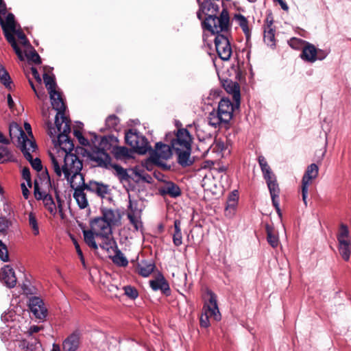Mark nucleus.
I'll use <instances>...</instances> for the list:
<instances>
[{
  "label": "nucleus",
  "instance_id": "obj_11",
  "mask_svg": "<svg viewBox=\"0 0 351 351\" xmlns=\"http://www.w3.org/2000/svg\"><path fill=\"white\" fill-rule=\"evenodd\" d=\"M214 42L219 57L223 60H230L232 51L227 34L215 36Z\"/></svg>",
  "mask_w": 351,
  "mask_h": 351
},
{
  "label": "nucleus",
  "instance_id": "obj_53",
  "mask_svg": "<svg viewBox=\"0 0 351 351\" xmlns=\"http://www.w3.org/2000/svg\"><path fill=\"white\" fill-rule=\"evenodd\" d=\"M0 259L3 262L9 261V254L7 246L0 240Z\"/></svg>",
  "mask_w": 351,
  "mask_h": 351
},
{
  "label": "nucleus",
  "instance_id": "obj_12",
  "mask_svg": "<svg viewBox=\"0 0 351 351\" xmlns=\"http://www.w3.org/2000/svg\"><path fill=\"white\" fill-rule=\"evenodd\" d=\"M197 1L199 5V10L197 12V16L202 22L204 19V16H205V17H213L218 13L219 5L215 2L216 0Z\"/></svg>",
  "mask_w": 351,
  "mask_h": 351
},
{
  "label": "nucleus",
  "instance_id": "obj_42",
  "mask_svg": "<svg viewBox=\"0 0 351 351\" xmlns=\"http://www.w3.org/2000/svg\"><path fill=\"white\" fill-rule=\"evenodd\" d=\"M267 240L269 244L274 248L279 245V239L278 235L274 233V229L269 225H266Z\"/></svg>",
  "mask_w": 351,
  "mask_h": 351
},
{
  "label": "nucleus",
  "instance_id": "obj_32",
  "mask_svg": "<svg viewBox=\"0 0 351 351\" xmlns=\"http://www.w3.org/2000/svg\"><path fill=\"white\" fill-rule=\"evenodd\" d=\"M267 22L268 24L267 28H265L264 30L263 39L267 45L273 48L276 45L275 30L271 27L272 21H268V20H267Z\"/></svg>",
  "mask_w": 351,
  "mask_h": 351
},
{
  "label": "nucleus",
  "instance_id": "obj_52",
  "mask_svg": "<svg viewBox=\"0 0 351 351\" xmlns=\"http://www.w3.org/2000/svg\"><path fill=\"white\" fill-rule=\"evenodd\" d=\"M119 123V119L114 114L108 116L106 119V125L109 129H115Z\"/></svg>",
  "mask_w": 351,
  "mask_h": 351
},
{
  "label": "nucleus",
  "instance_id": "obj_39",
  "mask_svg": "<svg viewBox=\"0 0 351 351\" xmlns=\"http://www.w3.org/2000/svg\"><path fill=\"white\" fill-rule=\"evenodd\" d=\"M84 239L85 243L93 250L98 249V245L95 242V237H96L95 232L90 230H83Z\"/></svg>",
  "mask_w": 351,
  "mask_h": 351
},
{
  "label": "nucleus",
  "instance_id": "obj_30",
  "mask_svg": "<svg viewBox=\"0 0 351 351\" xmlns=\"http://www.w3.org/2000/svg\"><path fill=\"white\" fill-rule=\"evenodd\" d=\"M155 267L152 261H141L137 266L138 274L143 277H147L154 271Z\"/></svg>",
  "mask_w": 351,
  "mask_h": 351
},
{
  "label": "nucleus",
  "instance_id": "obj_49",
  "mask_svg": "<svg viewBox=\"0 0 351 351\" xmlns=\"http://www.w3.org/2000/svg\"><path fill=\"white\" fill-rule=\"evenodd\" d=\"M49 156L51 159V167L54 172L56 173L57 176L60 177L62 176V173H63V165L62 166V167H60L58 159L51 153L49 154Z\"/></svg>",
  "mask_w": 351,
  "mask_h": 351
},
{
  "label": "nucleus",
  "instance_id": "obj_36",
  "mask_svg": "<svg viewBox=\"0 0 351 351\" xmlns=\"http://www.w3.org/2000/svg\"><path fill=\"white\" fill-rule=\"evenodd\" d=\"M102 239V242L99 244L101 249L110 252V250H113L118 247L116 241L111 235H105V237H99Z\"/></svg>",
  "mask_w": 351,
  "mask_h": 351
},
{
  "label": "nucleus",
  "instance_id": "obj_4",
  "mask_svg": "<svg viewBox=\"0 0 351 351\" xmlns=\"http://www.w3.org/2000/svg\"><path fill=\"white\" fill-rule=\"evenodd\" d=\"M206 294L208 298L204 302L203 311L199 319L200 326L203 328H208L210 326L209 318H213L215 321H219L221 317L217 305L216 294L210 289H207Z\"/></svg>",
  "mask_w": 351,
  "mask_h": 351
},
{
  "label": "nucleus",
  "instance_id": "obj_59",
  "mask_svg": "<svg viewBox=\"0 0 351 351\" xmlns=\"http://www.w3.org/2000/svg\"><path fill=\"white\" fill-rule=\"evenodd\" d=\"M74 136L78 139L79 143L84 146H86L89 144L88 141L85 138L82 132L78 130H75L73 132Z\"/></svg>",
  "mask_w": 351,
  "mask_h": 351
},
{
  "label": "nucleus",
  "instance_id": "obj_24",
  "mask_svg": "<svg viewBox=\"0 0 351 351\" xmlns=\"http://www.w3.org/2000/svg\"><path fill=\"white\" fill-rule=\"evenodd\" d=\"M1 280L9 288H13L16 286L17 279L11 266L5 265L1 269Z\"/></svg>",
  "mask_w": 351,
  "mask_h": 351
},
{
  "label": "nucleus",
  "instance_id": "obj_20",
  "mask_svg": "<svg viewBox=\"0 0 351 351\" xmlns=\"http://www.w3.org/2000/svg\"><path fill=\"white\" fill-rule=\"evenodd\" d=\"M29 306L31 311L38 319H45L47 314L43 300L38 297H32L29 299Z\"/></svg>",
  "mask_w": 351,
  "mask_h": 351
},
{
  "label": "nucleus",
  "instance_id": "obj_38",
  "mask_svg": "<svg viewBox=\"0 0 351 351\" xmlns=\"http://www.w3.org/2000/svg\"><path fill=\"white\" fill-rule=\"evenodd\" d=\"M116 141V138L113 136H104L101 138L98 146H95V147L103 152H107V151L110 150L112 147V143Z\"/></svg>",
  "mask_w": 351,
  "mask_h": 351
},
{
  "label": "nucleus",
  "instance_id": "obj_56",
  "mask_svg": "<svg viewBox=\"0 0 351 351\" xmlns=\"http://www.w3.org/2000/svg\"><path fill=\"white\" fill-rule=\"evenodd\" d=\"M40 346V342L35 337H30L28 339L27 351H36Z\"/></svg>",
  "mask_w": 351,
  "mask_h": 351
},
{
  "label": "nucleus",
  "instance_id": "obj_46",
  "mask_svg": "<svg viewBox=\"0 0 351 351\" xmlns=\"http://www.w3.org/2000/svg\"><path fill=\"white\" fill-rule=\"evenodd\" d=\"M14 30L13 32H10V34H12L14 36L16 35L18 38L20 40V43L21 45H23L25 47H30V43L27 38L25 34L22 30L16 29V21H15V17L14 16V23H13Z\"/></svg>",
  "mask_w": 351,
  "mask_h": 351
},
{
  "label": "nucleus",
  "instance_id": "obj_40",
  "mask_svg": "<svg viewBox=\"0 0 351 351\" xmlns=\"http://www.w3.org/2000/svg\"><path fill=\"white\" fill-rule=\"evenodd\" d=\"M235 20L237 21L239 26L242 29L247 40H248L251 36V32L248 27L247 19L243 15L239 14L235 15Z\"/></svg>",
  "mask_w": 351,
  "mask_h": 351
},
{
  "label": "nucleus",
  "instance_id": "obj_54",
  "mask_svg": "<svg viewBox=\"0 0 351 351\" xmlns=\"http://www.w3.org/2000/svg\"><path fill=\"white\" fill-rule=\"evenodd\" d=\"M125 294L130 299H136L138 296L137 289L132 286H125L123 287Z\"/></svg>",
  "mask_w": 351,
  "mask_h": 351
},
{
  "label": "nucleus",
  "instance_id": "obj_43",
  "mask_svg": "<svg viewBox=\"0 0 351 351\" xmlns=\"http://www.w3.org/2000/svg\"><path fill=\"white\" fill-rule=\"evenodd\" d=\"M7 12L6 4L3 1V0H0V25L2 27H4L8 25V19L10 16L12 18V22L14 23V14L12 13H8L7 14L5 20L3 19V15H5Z\"/></svg>",
  "mask_w": 351,
  "mask_h": 351
},
{
  "label": "nucleus",
  "instance_id": "obj_55",
  "mask_svg": "<svg viewBox=\"0 0 351 351\" xmlns=\"http://www.w3.org/2000/svg\"><path fill=\"white\" fill-rule=\"evenodd\" d=\"M11 225V222L6 219L5 217H0V233L5 234L7 232V230Z\"/></svg>",
  "mask_w": 351,
  "mask_h": 351
},
{
  "label": "nucleus",
  "instance_id": "obj_19",
  "mask_svg": "<svg viewBox=\"0 0 351 351\" xmlns=\"http://www.w3.org/2000/svg\"><path fill=\"white\" fill-rule=\"evenodd\" d=\"M237 108L235 104H233L229 99L223 98L219 103L217 112L228 123L232 118V114L234 109Z\"/></svg>",
  "mask_w": 351,
  "mask_h": 351
},
{
  "label": "nucleus",
  "instance_id": "obj_23",
  "mask_svg": "<svg viewBox=\"0 0 351 351\" xmlns=\"http://www.w3.org/2000/svg\"><path fill=\"white\" fill-rule=\"evenodd\" d=\"M149 285L154 291L160 290L161 292L167 296L171 294L169 283L161 274L156 279L150 280Z\"/></svg>",
  "mask_w": 351,
  "mask_h": 351
},
{
  "label": "nucleus",
  "instance_id": "obj_14",
  "mask_svg": "<svg viewBox=\"0 0 351 351\" xmlns=\"http://www.w3.org/2000/svg\"><path fill=\"white\" fill-rule=\"evenodd\" d=\"M87 156L90 161L95 163L94 166L108 169L112 165L110 163L111 158L110 155L107 152L95 147L91 152H87Z\"/></svg>",
  "mask_w": 351,
  "mask_h": 351
},
{
  "label": "nucleus",
  "instance_id": "obj_1",
  "mask_svg": "<svg viewBox=\"0 0 351 351\" xmlns=\"http://www.w3.org/2000/svg\"><path fill=\"white\" fill-rule=\"evenodd\" d=\"M63 124V126L61 125L60 131H58L56 126L53 127L50 121H47L45 123L48 134L51 137H55L57 135L58 145L64 152L63 173L64 178L69 180L71 173H73V177L77 176V174L82 171L83 165L78 156L72 153L74 143L69 136L71 121H66Z\"/></svg>",
  "mask_w": 351,
  "mask_h": 351
},
{
  "label": "nucleus",
  "instance_id": "obj_22",
  "mask_svg": "<svg viewBox=\"0 0 351 351\" xmlns=\"http://www.w3.org/2000/svg\"><path fill=\"white\" fill-rule=\"evenodd\" d=\"M80 343V334L77 331L73 332L67 337L62 343L63 351H76Z\"/></svg>",
  "mask_w": 351,
  "mask_h": 351
},
{
  "label": "nucleus",
  "instance_id": "obj_16",
  "mask_svg": "<svg viewBox=\"0 0 351 351\" xmlns=\"http://www.w3.org/2000/svg\"><path fill=\"white\" fill-rule=\"evenodd\" d=\"M8 25L2 27V30L4 34V36L6 39V40L10 44L12 47L13 48L14 51H15L16 54L19 57V58L21 60H23V55L21 49L19 47L16 40L15 39V37L10 34V32H13L14 30V27L12 22V18L11 16L8 19Z\"/></svg>",
  "mask_w": 351,
  "mask_h": 351
},
{
  "label": "nucleus",
  "instance_id": "obj_45",
  "mask_svg": "<svg viewBox=\"0 0 351 351\" xmlns=\"http://www.w3.org/2000/svg\"><path fill=\"white\" fill-rule=\"evenodd\" d=\"M132 150L126 147L117 146L114 149V155L117 159H125L131 157Z\"/></svg>",
  "mask_w": 351,
  "mask_h": 351
},
{
  "label": "nucleus",
  "instance_id": "obj_61",
  "mask_svg": "<svg viewBox=\"0 0 351 351\" xmlns=\"http://www.w3.org/2000/svg\"><path fill=\"white\" fill-rule=\"evenodd\" d=\"M40 180L41 182V184H45L48 186H51V180H50V176L49 175L48 171L46 169L45 171H43L41 173V176L40 177Z\"/></svg>",
  "mask_w": 351,
  "mask_h": 351
},
{
  "label": "nucleus",
  "instance_id": "obj_3",
  "mask_svg": "<svg viewBox=\"0 0 351 351\" xmlns=\"http://www.w3.org/2000/svg\"><path fill=\"white\" fill-rule=\"evenodd\" d=\"M204 29L212 34H227L230 29V17L227 10L223 9L219 16L205 17L202 22Z\"/></svg>",
  "mask_w": 351,
  "mask_h": 351
},
{
  "label": "nucleus",
  "instance_id": "obj_21",
  "mask_svg": "<svg viewBox=\"0 0 351 351\" xmlns=\"http://www.w3.org/2000/svg\"><path fill=\"white\" fill-rule=\"evenodd\" d=\"M223 85L226 92L232 95L235 106L239 108L241 100L240 87L239 84L236 82H232V80H226Z\"/></svg>",
  "mask_w": 351,
  "mask_h": 351
},
{
  "label": "nucleus",
  "instance_id": "obj_41",
  "mask_svg": "<svg viewBox=\"0 0 351 351\" xmlns=\"http://www.w3.org/2000/svg\"><path fill=\"white\" fill-rule=\"evenodd\" d=\"M258 162L261 167L264 179L275 176L263 156L258 157Z\"/></svg>",
  "mask_w": 351,
  "mask_h": 351
},
{
  "label": "nucleus",
  "instance_id": "obj_29",
  "mask_svg": "<svg viewBox=\"0 0 351 351\" xmlns=\"http://www.w3.org/2000/svg\"><path fill=\"white\" fill-rule=\"evenodd\" d=\"M265 180L271 195V202H275V199H279L280 195V188L277 182L276 177V176H271V177L265 178Z\"/></svg>",
  "mask_w": 351,
  "mask_h": 351
},
{
  "label": "nucleus",
  "instance_id": "obj_51",
  "mask_svg": "<svg viewBox=\"0 0 351 351\" xmlns=\"http://www.w3.org/2000/svg\"><path fill=\"white\" fill-rule=\"evenodd\" d=\"M25 56L29 61L32 62L36 64H40L42 63L40 56L34 49L29 53H26Z\"/></svg>",
  "mask_w": 351,
  "mask_h": 351
},
{
  "label": "nucleus",
  "instance_id": "obj_2",
  "mask_svg": "<svg viewBox=\"0 0 351 351\" xmlns=\"http://www.w3.org/2000/svg\"><path fill=\"white\" fill-rule=\"evenodd\" d=\"M9 133L12 138L15 137L18 138L19 147L32 168L37 171H40L43 169L40 159L38 158L34 159L31 154V152H34L37 149L36 141L34 139H29L22 128L16 123L10 125Z\"/></svg>",
  "mask_w": 351,
  "mask_h": 351
},
{
  "label": "nucleus",
  "instance_id": "obj_31",
  "mask_svg": "<svg viewBox=\"0 0 351 351\" xmlns=\"http://www.w3.org/2000/svg\"><path fill=\"white\" fill-rule=\"evenodd\" d=\"M226 147L224 143L220 139H215L212 145L207 149V154H215L217 157L221 158L223 156V152Z\"/></svg>",
  "mask_w": 351,
  "mask_h": 351
},
{
  "label": "nucleus",
  "instance_id": "obj_47",
  "mask_svg": "<svg viewBox=\"0 0 351 351\" xmlns=\"http://www.w3.org/2000/svg\"><path fill=\"white\" fill-rule=\"evenodd\" d=\"M28 223L32 230L34 235H38L39 234V228L35 213L32 212L29 213Z\"/></svg>",
  "mask_w": 351,
  "mask_h": 351
},
{
  "label": "nucleus",
  "instance_id": "obj_28",
  "mask_svg": "<svg viewBox=\"0 0 351 351\" xmlns=\"http://www.w3.org/2000/svg\"><path fill=\"white\" fill-rule=\"evenodd\" d=\"M318 172L319 168L316 164L312 163L308 165L303 176L302 185L309 186L312 182V180L317 177Z\"/></svg>",
  "mask_w": 351,
  "mask_h": 351
},
{
  "label": "nucleus",
  "instance_id": "obj_8",
  "mask_svg": "<svg viewBox=\"0 0 351 351\" xmlns=\"http://www.w3.org/2000/svg\"><path fill=\"white\" fill-rule=\"evenodd\" d=\"M175 145L176 138H174L171 140V147L162 142L157 143L154 149H152L150 147L149 160L155 165H159L160 158L167 160L171 156V148L174 149Z\"/></svg>",
  "mask_w": 351,
  "mask_h": 351
},
{
  "label": "nucleus",
  "instance_id": "obj_58",
  "mask_svg": "<svg viewBox=\"0 0 351 351\" xmlns=\"http://www.w3.org/2000/svg\"><path fill=\"white\" fill-rule=\"evenodd\" d=\"M10 152L8 149L3 145H0V161L4 162L9 159Z\"/></svg>",
  "mask_w": 351,
  "mask_h": 351
},
{
  "label": "nucleus",
  "instance_id": "obj_9",
  "mask_svg": "<svg viewBox=\"0 0 351 351\" xmlns=\"http://www.w3.org/2000/svg\"><path fill=\"white\" fill-rule=\"evenodd\" d=\"M77 177H73V173L69 176V180H67L70 182L71 187L74 190L73 197L75 199L79 208L80 209H84L89 206L88 201L85 193L86 189H84L82 184L80 181L76 182Z\"/></svg>",
  "mask_w": 351,
  "mask_h": 351
},
{
  "label": "nucleus",
  "instance_id": "obj_25",
  "mask_svg": "<svg viewBox=\"0 0 351 351\" xmlns=\"http://www.w3.org/2000/svg\"><path fill=\"white\" fill-rule=\"evenodd\" d=\"M101 217L106 223L110 225L111 228L112 226H116L120 221L121 216L117 210H114L111 208H103L101 209Z\"/></svg>",
  "mask_w": 351,
  "mask_h": 351
},
{
  "label": "nucleus",
  "instance_id": "obj_37",
  "mask_svg": "<svg viewBox=\"0 0 351 351\" xmlns=\"http://www.w3.org/2000/svg\"><path fill=\"white\" fill-rule=\"evenodd\" d=\"M114 255L110 256V258L112 260L114 264L119 267H126L128 265V261L121 251L117 247L114 250Z\"/></svg>",
  "mask_w": 351,
  "mask_h": 351
},
{
  "label": "nucleus",
  "instance_id": "obj_50",
  "mask_svg": "<svg viewBox=\"0 0 351 351\" xmlns=\"http://www.w3.org/2000/svg\"><path fill=\"white\" fill-rule=\"evenodd\" d=\"M308 42L298 38H291L289 41V45L294 49H302Z\"/></svg>",
  "mask_w": 351,
  "mask_h": 351
},
{
  "label": "nucleus",
  "instance_id": "obj_44",
  "mask_svg": "<svg viewBox=\"0 0 351 351\" xmlns=\"http://www.w3.org/2000/svg\"><path fill=\"white\" fill-rule=\"evenodd\" d=\"M7 12L6 4L3 1V0H0V25L2 27H4L8 25V19L10 16L12 18V22L14 23V14L12 13H8L7 14L5 20L3 19V15H5Z\"/></svg>",
  "mask_w": 351,
  "mask_h": 351
},
{
  "label": "nucleus",
  "instance_id": "obj_63",
  "mask_svg": "<svg viewBox=\"0 0 351 351\" xmlns=\"http://www.w3.org/2000/svg\"><path fill=\"white\" fill-rule=\"evenodd\" d=\"M128 217L130 223L134 226L136 230H138L142 227L141 222L138 221L136 217L132 214H128Z\"/></svg>",
  "mask_w": 351,
  "mask_h": 351
},
{
  "label": "nucleus",
  "instance_id": "obj_5",
  "mask_svg": "<svg viewBox=\"0 0 351 351\" xmlns=\"http://www.w3.org/2000/svg\"><path fill=\"white\" fill-rule=\"evenodd\" d=\"M125 143L131 147L132 152L145 154L150 149L147 139L138 132L129 130L125 135Z\"/></svg>",
  "mask_w": 351,
  "mask_h": 351
},
{
  "label": "nucleus",
  "instance_id": "obj_18",
  "mask_svg": "<svg viewBox=\"0 0 351 351\" xmlns=\"http://www.w3.org/2000/svg\"><path fill=\"white\" fill-rule=\"evenodd\" d=\"M182 126V123L177 121V147H192L193 137L186 128Z\"/></svg>",
  "mask_w": 351,
  "mask_h": 351
},
{
  "label": "nucleus",
  "instance_id": "obj_62",
  "mask_svg": "<svg viewBox=\"0 0 351 351\" xmlns=\"http://www.w3.org/2000/svg\"><path fill=\"white\" fill-rule=\"evenodd\" d=\"M167 210L168 217L173 219V226L176 227V217L175 209L173 205H170L169 203H167Z\"/></svg>",
  "mask_w": 351,
  "mask_h": 351
},
{
  "label": "nucleus",
  "instance_id": "obj_10",
  "mask_svg": "<svg viewBox=\"0 0 351 351\" xmlns=\"http://www.w3.org/2000/svg\"><path fill=\"white\" fill-rule=\"evenodd\" d=\"M78 177L84 189H86V191L90 193H95L98 197L104 198L106 195L110 193L108 185L95 180H90L88 182L86 183L84 181V176L81 173V171L77 174V178Z\"/></svg>",
  "mask_w": 351,
  "mask_h": 351
},
{
  "label": "nucleus",
  "instance_id": "obj_35",
  "mask_svg": "<svg viewBox=\"0 0 351 351\" xmlns=\"http://www.w3.org/2000/svg\"><path fill=\"white\" fill-rule=\"evenodd\" d=\"M43 81L45 86L49 94V97H52L53 94H56V82L55 80V76L52 74L51 75L45 73L43 74Z\"/></svg>",
  "mask_w": 351,
  "mask_h": 351
},
{
  "label": "nucleus",
  "instance_id": "obj_17",
  "mask_svg": "<svg viewBox=\"0 0 351 351\" xmlns=\"http://www.w3.org/2000/svg\"><path fill=\"white\" fill-rule=\"evenodd\" d=\"M195 161V156L192 155V147H177V163L182 168L191 167Z\"/></svg>",
  "mask_w": 351,
  "mask_h": 351
},
{
  "label": "nucleus",
  "instance_id": "obj_57",
  "mask_svg": "<svg viewBox=\"0 0 351 351\" xmlns=\"http://www.w3.org/2000/svg\"><path fill=\"white\" fill-rule=\"evenodd\" d=\"M160 193L163 195H169L171 197H176V186L172 183L171 186H167L160 190Z\"/></svg>",
  "mask_w": 351,
  "mask_h": 351
},
{
  "label": "nucleus",
  "instance_id": "obj_34",
  "mask_svg": "<svg viewBox=\"0 0 351 351\" xmlns=\"http://www.w3.org/2000/svg\"><path fill=\"white\" fill-rule=\"evenodd\" d=\"M110 167L114 169V176L121 183L130 182L131 176L128 174L127 169L118 164H112Z\"/></svg>",
  "mask_w": 351,
  "mask_h": 351
},
{
  "label": "nucleus",
  "instance_id": "obj_60",
  "mask_svg": "<svg viewBox=\"0 0 351 351\" xmlns=\"http://www.w3.org/2000/svg\"><path fill=\"white\" fill-rule=\"evenodd\" d=\"M73 244L75 245V248L76 250L77 254L80 257V261L82 262L83 266L85 267H86L85 260H84V257L82 251L80 248V246L78 242L75 239H73Z\"/></svg>",
  "mask_w": 351,
  "mask_h": 351
},
{
  "label": "nucleus",
  "instance_id": "obj_13",
  "mask_svg": "<svg viewBox=\"0 0 351 351\" xmlns=\"http://www.w3.org/2000/svg\"><path fill=\"white\" fill-rule=\"evenodd\" d=\"M34 194L35 198L37 200H43L45 208L51 215H55L56 213L57 208L52 196L49 193H47L45 191H41L39 186V182L37 180H34Z\"/></svg>",
  "mask_w": 351,
  "mask_h": 351
},
{
  "label": "nucleus",
  "instance_id": "obj_7",
  "mask_svg": "<svg viewBox=\"0 0 351 351\" xmlns=\"http://www.w3.org/2000/svg\"><path fill=\"white\" fill-rule=\"evenodd\" d=\"M53 108L57 111L55 117V125L58 131L61 130V125L66 121L71 120L65 115L66 104L62 99V94L59 91H56V94H53L50 97Z\"/></svg>",
  "mask_w": 351,
  "mask_h": 351
},
{
  "label": "nucleus",
  "instance_id": "obj_48",
  "mask_svg": "<svg viewBox=\"0 0 351 351\" xmlns=\"http://www.w3.org/2000/svg\"><path fill=\"white\" fill-rule=\"evenodd\" d=\"M0 82L6 87L10 88L12 80L8 72L3 66H0Z\"/></svg>",
  "mask_w": 351,
  "mask_h": 351
},
{
  "label": "nucleus",
  "instance_id": "obj_27",
  "mask_svg": "<svg viewBox=\"0 0 351 351\" xmlns=\"http://www.w3.org/2000/svg\"><path fill=\"white\" fill-rule=\"evenodd\" d=\"M239 200V192L237 190H234L228 195L226 206L225 209V215L226 217H232L235 213L236 208Z\"/></svg>",
  "mask_w": 351,
  "mask_h": 351
},
{
  "label": "nucleus",
  "instance_id": "obj_6",
  "mask_svg": "<svg viewBox=\"0 0 351 351\" xmlns=\"http://www.w3.org/2000/svg\"><path fill=\"white\" fill-rule=\"evenodd\" d=\"M338 250L345 261H348L351 254V239L348 226L341 223L337 234Z\"/></svg>",
  "mask_w": 351,
  "mask_h": 351
},
{
  "label": "nucleus",
  "instance_id": "obj_26",
  "mask_svg": "<svg viewBox=\"0 0 351 351\" xmlns=\"http://www.w3.org/2000/svg\"><path fill=\"white\" fill-rule=\"evenodd\" d=\"M317 49L309 43H306L304 46L300 58L308 62L313 63L317 61Z\"/></svg>",
  "mask_w": 351,
  "mask_h": 351
},
{
  "label": "nucleus",
  "instance_id": "obj_33",
  "mask_svg": "<svg viewBox=\"0 0 351 351\" xmlns=\"http://www.w3.org/2000/svg\"><path fill=\"white\" fill-rule=\"evenodd\" d=\"M208 124L215 128L221 127L222 125H226L228 123L219 114V112L215 110L209 113L208 117Z\"/></svg>",
  "mask_w": 351,
  "mask_h": 351
},
{
  "label": "nucleus",
  "instance_id": "obj_64",
  "mask_svg": "<svg viewBox=\"0 0 351 351\" xmlns=\"http://www.w3.org/2000/svg\"><path fill=\"white\" fill-rule=\"evenodd\" d=\"M56 199L57 201V208L58 210L59 213L61 215H63V204H64V200L61 199L58 193L56 191Z\"/></svg>",
  "mask_w": 351,
  "mask_h": 351
},
{
  "label": "nucleus",
  "instance_id": "obj_15",
  "mask_svg": "<svg viewBox=\"0 0 351 351\" xmlns=\"http://www.w3.org/2000/svg\"><path fill=\"white\" fill-rule=\"evenodd\" d=\"M90 229L95 232L96 237H105V235H112V231L110 225L103 219L97 217L90 221Z\"/></svg>",
  "mask_w": 351,
  "mask_h": 351
}]
</instances>
